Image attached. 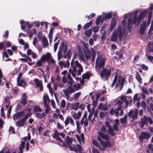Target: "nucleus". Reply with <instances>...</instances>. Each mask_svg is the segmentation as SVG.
I'll use <instances>...</instances> for the list:
<instances>
[{
	"instance_id": "nucleus-56",
	"label": "nucleus",
	"mask_w": 153,
	"mask_h": 153,
	"mask_svg": "<svg viewBox=\"0 0 153 153\" xmlns=\"http://www.w3.org/2000/svg\"><path fill=\"white\" fill-rule=\"evenodd\" d=\"M80 94L81 93L80 92H79L74 94V97L75 100H76L78 99Z\"/></svg>"
},
{
	"instance_id": "nucleus-61",
	"label": "nucleus",
	"mask_w": 153,
	"mask_h": 153,
	"mask_svg": "<svg viewBox=\"0 0 153 153\" xmlns=\"http://www.w3.org/2000/svg\"><path fill=\"white\" fill-rule=\"evenodd\" d=\"M113 130H114L115 131H118L119 130V127L117 125L113 124Z\"/></svg>"
},
{
	"instance_id": "nucleus-3",
	"label": "nucleus",
	"mask_w": 153,
	"mask_h": 153,
	"mask_svg": "<svg viewBox=\"0 0 153 153\" xmlns=\"http://www.w3.org/2000/svg\"><path fill=\"white\" fill-rule=\"evenodd\" d=\"M111 74V71L106 68L102 69L100 74V76L104 81L107 80Z\"/></svg>"
},
{
	"instance_id": "nucleus-46",
	"label": "nucleus",
	"mask_w": 153,
	"mask_h": 153,
	"mask_svg": "<svg viewBox=\"0 0 153 153\" xmlns=\"http://www.w3.org/2000/svg\"><path fill=\"white\" fill-rule=\"evenodd\" d=\"M41 59V60H38L36 63V66L34 67H36V66H42L43 65Z\"/></svg>"
},
{
	"instance_id": "nucleus-17",
	"label": "nucleus",
	"mask_w": 153,
	"mask_h": 153,
	"mask_svg": "<svg viewBox=\"0 0 153 153\" xmlns=\"http://www.w3.org/2000/svg\"><path fill=\"white\" fill-rule=\"evenodd\" d=\"M34 81L36 84V86L37 87H39L40 91H43V86L42 81H39L38 79H34Z\"/></svg>"
},
{
	"instance_id": "nucleus-34",
	"label": "nucleus",
	"mask_w": 153,
	"mask_h": 153,
	"mask_svg": "<svg viewBox=\"0 0 153 153\" xmlns=\"http://www.w3.org/2000/svg\"><path fill=\"white\" fill-rule=\"evenodd\" d=\"M116 54L119 56L120 58H122L123 55V51L122 50L120 49L118 51H117L116 52Z\"/></svg>"
},
{
	"instance_id": "nucleus-59",
	"label": "nucleus",
	"mask_w": 153,
	"mask_h": 153,
	"mask_svg": "<svg viewBox=\"0 0 153 153\" xmlns=\"http://www.w3.org/2000/svg\"><path fill=\"white\" fill-rule=\"evenodd\" d=\"M45 106L46 107L45 108V113L46 114H48L49 112L50 108L49 107V105H45Z\"/></svg>"
},
{
	"instance_id": "nucleus-25",
	"label": "nucleus",
	"mask_w": 153,
	"mask_h": 153,
	"mask_svg": "<svg viewBox=\"0 0 153 153\" xmlns=\"http://www.w3.org/2000/svg\"><path fill=\"white\" fill-rule=\"evenodd\" d=\"M73 70L72 71L71 69V68H70L69 71L70 73L71 74L72 76L75 78L77 80H78V77H76V73L77 71V70L76 69V68H75V67H74V68H73Z\"/></svg>"
},
{
	"instance_id": "nucleus-36",
	"label": "nucleus",
	"mask_w": 153,
	"mask_h": 153,
	"mask_svg": "<svg viewBox=\"0 0 153 153\" xmlns=\"http://www.w3.org/2000/svg\"><path fill=\"white\" fill-rule=\"evenodd\" d=\"M59 133L58 131L56 130L54 131L53 133L51 134V136L54 139H55L59 137Z\"/></svg>"
},
{
	"instance_id": "nucleus-47",
	"label": "nucleus",
	"mask_w": 153,
	"mask_h": 153,
	"mask_svg": "<svg viewBox=\"0 0 153 153\" xmlns=\"http://www.w3.org/2000/svg\"><path fill=\"white\" fill-rule=\"evenodd\" d=\"M67 89L71 94L74 92L76 91L70 85L68 86V89Z\"/></svg>"
},
{
	"instance_id": "nucleus-32",
	"label": "nucleus",
	"mask_w": 153,
	"mask_h": 153,
	"mask_svg": "<svg viewBox=\"0 0 153 153\" xmlns=\"http://www.w3.org/2000/svg\"><path fill=\"white\" fill-rule=\"evenodd\" d=\"M42 43L43 45L45 48H46L48 45V40L45 36H43L42 37Z\"/></svg>"
},
{
	"instance_id": "nucleus-57",
	"label": "nucleus",
	"mask_w": 153,
	"mask_h": 153,
	"mask_svg": "<svg viewBox=\"0 0 153 153\" xmlns=\"http://www.w3.org/2000/svg\"><path fill=\"white\" fill-rule=\"evenodd\" d=\"M86 107V105L84 103H82L80 105H79V108L82 110H84Z\"/></svg>"
},
{
	"instance_id": "nucleus-44",
	"label": "nucleus",
	"mask_w": 153,
	"mask_h": 153,
	"mask_svg": "<svg viewBox=\"0 0 153 153\" xmlns=\"http://www.w3.org/2000/svg\"><path fill=\"white\" fill-rule=\"evenodd\" d=\"M118 78V76L117 74H116L114 78V79L113 82L111 84V87H114V85L116 83V82H117V80Z\"/></svg>"
},
{
	"instance_id": "nucleus-9",
	"label": "nucleus",
	"mask_w": 153,
	"mask_h": 153,
	"mask_svg": "<svg viewBox=\"0 0 153 153\" xmlns=\"http://www.w3.org/2000/svg\"><path fill=\"white\" fill-rule=\"evenodd\" d=\"M105 126H106L108 129V133L111 136H114L115 135V132L112 128V126L110 124L109 122L106 121L105 122Z\"/></svg>"
},
{
	"instance_id": "nucleus-2",
	"label": "nucleus",
	"mask_w": 153,
	"mask_h": 153,
	"mask_svg": "<svg viewBox=\"0 0 153 153\" xmlns=\"http://www.w3.org/2000/svg\"><path fill=\"white\" fill-rule=\"evenodd\" d=\"M67 45L66 44H65L64 42L62 41L61 43L58 52V59L59 61L61 59L62 50H63V53H65L67 50Z\"/></svg>"
},
{
	"instance_id": "nucleus-39",
	"label": "nucleus",
	"mask_w": 153,
	"mask_h": 153,
	"mask_svg": "<svg viewBox=\"0 0 153 153\" xmlns=\"http://www.w3.org/2000/svg\"><path fill=\"white\" fill-rule=\"evenodd\" d=\"M36 114L37 117L39 119L43 118L45 116V114L44 112H42V114L36 113Z\"/></svg>"
},
{
	"instance_id": "nucleus-15",
	"label": "nucleus",
	"mask_w": 153,
	"mask_h": 153,
	"mask_svg": "<svg viewBox=\"0 0 153 153\" xmlns=\"http://www.w3.org/2000/svg\"><path fill=\"white\" fill-rule=\"evenodd\" d=\"M79 102L71 104L68 103L66 108H69L70 109H73L76 110L79 107Z\"/></svg>"
},
{
	"instance_id": "nucleus-62",
	"label": "nucleus",
	"mask_w": 153,
	"mask_h": 153,
	"mask_svg": "<svg viewBox=\"0 0 153 153\" xmlns=\"http://www.w3.org/2000/svg\"><path fill=\"white\" fill-rule=\"evenodd\" d=\"M66 102L64 100H63L61 101V106L62 108H64L65 106Z\"/></svg>"
},
{
	"instance_id": "nucleus-63",
	"label": "nucleus",
	"mask_w": 153,
	"mask_h": 153,
	"mask_svg": "<svg viewBox=\"0 0 153 153\" xmlns=\"http://www.w3.org/2000/svg\"><path fill=\"white\" fill-rule=\"evenodd\" d=\"M66 55L68 59H69L71 56V51L70 49L68 51Z\"/></svg>"
},
{
	"instance_id": "nucleus-45",
	"label": "nucleus",
	"mask_w": 153,
	"mask_h": 153,
	"mask_svg": "<svg viewBox=\"0 0 153 153\" xmlns=\"http://www.w3.org/2000/svg\"><path fill=\"white\" fill-rule=\"evenodd\" d=\"M67 82L68 84L70 85H72L73 84L74 81L72 78L67 79Z\"/></svg>"
},
{
	"instance_id": "nucleus-60",
	"label": "nucleus",
	"mask_w": 153,
	"mask_h": 153,
	"mask_svg": "<svg viewBox=\"0 0 153 153\" xmlns=\"http://www.w3.org/2000/svg\"><path fill=\"white\" fill-rule=\"evenodd\" d=\"M59 41H58L55 43L54 45V52H55L57 50V47H58V44H59Z\"/></svg>"
},
{
	"instance_id": "nucleus-21",
	"label": "nucleus",
	"mask_w": 153,
	"mask_h": 153,
	"mask_svg": "<svg viewBox=\"0 0 153 153\" xmlns=\"http://www.w3.org/2000/svg\"><path fill=\"white\" fill-rule=\"evenodd\" d=\"M71 67L74 68L75 67L76 68H79L82 67L81 65L79 63L78 60H76L75 62L74 61V59H73L71 62Z\"/></svg>"
},
{
	"instance_id": "nucleus-52",
	"label": "nucleus",
	"mask_w": 153,
	"mask_h": 153,
	"mask_svg": "<svg viewBox=\"0 0 153 153\" xmlns=\"http://www.w3.org/2000/svg\"><path fill=\"white\" fill-rule=\"evenodd\" d=\"M141 107L143 109L146 110V104L144 101H142L141 102Z\"/></svg>"
},
{
	"instance_id": "nucleus-54",
	"label": "nucleus",
	"mask_w": 153,
	"mask_h": 153,
	"mask_svg": "<svg viewBox=\"0 0 153 153\" xmlns=\"http://www.w3.org/2000/svg\"><path fill=\"white\" fill-rule=\"evenodd\" d=\"M63 92L65 95L67 97L69 96V94H71L69 91L67 89L64 90H63Z\"/></svg>"
},
{
	"instance_id": "nucleus-10",
	"label": "nucleus",
	"mask_w": 153,
	"mask_h": 153,
	"mask_svg": "<svg viewBox=\"0 0 153 153\" xmlns=\"http://www.w3.org/2000/svg\"><path fill=\"white\" fill-rule=\"evenodd\" d=\"M105 126H106L108 129V133L111 136H114L115 135V132L112 128V126L110 124L109 122L106 121L105 122Z\"/></svg>"
},
{
	"instance_id": "nucleus-4",
	"label": "nucleus",
	"mask_w": 153,
	"mask_h": 153,
	"mask_svg": "<svg viewBox=\"0 0 153 153\" xmlns=\"http://www.w3.org/2000/svg\"><path fill=\"white\" fill-rule=\"evenodd\" d=\"M138 114V109L135 108L134 110L131 109L128 113V116L129 119H132V121L133 122L137 119Z\"/></svg>"
},
{
	"instance_id": "nucleus-37",
	"label": "nucleus",
	"mask_w": 153,
	"mask_h": 153,
	"mask_svg": "<svg viewBox=\"0 0 153 153\" xmlns=\"http://www.w3.org/2000/svg\"><path fill=\"white\" fill-rule=\"evenodd\" d=\"M93 20H91L88 23H86L84 26L83 28L85 30H86L92 24Z\"/></svg>"
},
{
	"instance_id": "nucleus-28",
	"label": "nucleus",
	"mask_w": 153,
	"mask_h": 153,
	"mask_svg": "<svg viewBox=\"0 0 153 153\" xmlns=\"http://www.w3.org/2000/svg\"><path fill=\"white\" fill-rule=\"evenodd\" d=\"M117 34H118V37L120 41L122 40L123 36V31H122L121 27L119 26L117 29Z\"/></svg>"
},
{
	"instance_id": "nucleus-8",
	"label": "nucleus",
	"mask_w": 153,
	"mask_h": 153,
	"mask_svg": "<svg viewBox=\"0 0 153 153\" xmlns=\"http://www.w3.org/2000/svg\"><path fill=\"white\" fill-rule=\"evenodd\" d=\"M125 81V79L124 77L122 78L121 80L120 79H119L115 85V88L119 87V91L121 90L123 87Z\"/></svg>"
},
{
	"instance_id": "nucleus-55",
	"label": "nucleus",
	"mask_w": 153,
	"mask_h": 153,
	"mask_svg": "<svg viewBox=\"0 0 153 153\" xmlns=\"http://www.w3.org/2000/svg\"><path fill=\"white\" fill-rule=\"evenodd\" d=\"M101 19V16H98L96 19V24L97 25H99L100 22V19Z\"/></svg>"
},
{
	"instance_id": "nucleus-27",
	"label": "nucleus",
	"mask_w": 153,
	"mask_h": 153,
	"mask_svg": "<svg viewBox=\"0 0 153 153\" xmlns=\"http://www.w3.org/2000/svg\"><path fill=\"white\" fill-rule=\"evenodd\" d=\"M17 81L18 86H22L23 87L26 86V82L24 79H20Z\"/></svg>"
},
{
	"instance_id": "nucleus-33",
	"label": "nucleus",
	"mask_w": 153,
	"mask_h": 153,
	"mask_svg": "<svg viewBox=\"0 0 153 153\" xmlns=\"http://www.w3.org/2000/svg\"><path fill=\"white\" fill-rule=\"evenodd\" d=\"M135 78L141 84L142 82V79L139 73L137 72L136 73Z\"/></svg>"
},
{
	"instance_id": "nucleus-40",
	"label": "nucleus",
	"mask_w": 153,
	"mask_h": 153,
	"mask_svg": "<svg viewBox=\"0 0 153 153\" xmlns=\"http://www.w3.org/2000/svg\"><path fill=\"white\" fill-rule=\"evenodd\" d=\"M92 30L91 28L89 29L86 30L85 33V35L89 37L92 33Z\"/></svg>"
},
{
	"instance_id": "nucleus-38",
	"label": "nucleus",
	"mask_w": 153,
	"mask_h": 153,
	"mask_svg": "<svg viewBox=\"0 0 153 153\" xmlns=\"http://www.w3.org/2000/svg\"><path fill=\"white\" fill-rule=\"evenodd\" d=\"M104 19H108V20L109 19H111L112 17V14L111 13H109L104 14Z\"/></svg>"
},
{
	"instance_id": "nucleus-23",
	"label": "nucleus",
	"mask_w": 153,
	"mask_h": 153,
	"mask_svg": "<svg viewBox=\"0 0 153 153\" xmlns=\"http://www.w3.org/2000/svg\"><path fill=\"white\" fill-rule=\"evenodd\" d=\"M43 103L45 107V105H49V103L50 102V100L49 99L48 96L46 94V95H44L43 97Z\"/></svg>"
},
{
	"instance_id": "nucleus-14",
	"label": "nucleus",
	"mask_w": 153,
	"mask_h": 153,
	"mask_svg": "<svg viewBox=\"0 0 153 153\" xmlns=\"http://www.w3.org/2000/svg\"><path fill=\"white\" fill-rule=\"evenodd\" d=\"M25 114L24 111L17 112L13 116L14 120L18 119V118H21L24 117Z\"/></svg>"
},
{
	"instance_id": "nucleus-35",
	"label": "nucleus",
	"mask_w": 153,
	"mask_h": 153,
	"mask_svg": "<svg viewBox=\"0 0 153 153\" xmlns=\"http://www.w3.org/2000/svg\"><path fill=\"white\" fill-rule=\"evenodd\" d=\"M82 77L83 79H89L90 78L89 72L88 71L83 74L82 75Z\"/></svg>"
},
{
	"instance_id": "nucleus-13",
	"label": "nucleus",
	"mask_w": 153,
	"mask_h": 153,
	"mask_svg": "<svg viewBox=\"0 0 153 153\" xmlns=\"http://www.w3.org/2000/svg\"><path fill=\"white\" fill-rule=\"evenodd\" d=\"M73 146H70L69 150L71 151H74L77 153L78 152H80L82 150V147L79 145L75 144L73 145Z\"/></svg>"
},
{
	"instance_id": "nucleus-5",
	"label": "nucleus",
	"mask_w": 153,
	"mask_h": 153,
	"mask_svg": "<svg viewBox=\"0 0 153 153\" xmlns=\"http://www.w3.org/2000/svg\"><path fill=\"white\" fill-rule=\"evenodd\" d=\"M137 14H135L133 17L132 19L129 18L128 21V30H130L132 27L133 25H135L137 23Z\"/></svg>"
},
{
	"instance_id": "nucleus-7",
	"label": "nucleus",
	"mask_w": 153,
	"mask_h": 153,
	"mask_svg": "<svg viewBox=\"0 0 153 153\" xmlns=\"http://www.w3.org/2000/svg\"><path fill=\"white\" fill-rule=\"evenodd\" d=\"M105 60L104 58L100 59L99 63L98 60L97 59V58L95 62V65L96 66L97 65H98V68L99 70H100L102 68H105Z\"/></svg>"
},
{
	"instance_id": "nucleus-41",
	"label": "nucleus",
	"mask_w": 153,
	"mask_h": 153,
	"mask_svg": "<svg viewBox=\"0 0 153 153\" xmlns=\"http://www.w3.org/2000/svg\"><path fill=\"white\" fill-rule=\"evenodd\" d=\"M33 110L34 112L36 111L41 112L42 111V110L41 109L40 107L37 105L35 106L34 107Z\"/></svg>"
},
{
	"instance_id": "nucleus-42",
	"label": "nucleus",
	"mask_w": 153,
	"mask_h": 153,
	"mask_svg": "<svg viewBox=\"0 0 153 153\" xmlns=\"http://www.w3.org/2000/svg\"><path fill=\"white\" fill-rule=\"evenodd\" d=\"M91 54L92 57L91 58V61L92 62H94V61L96 56V53L95 51L94 50L91 51Z\"/></svg>"
},
{
	"instance_id": "nucleus-11",
	"label": "nucleus",
	"mask_w": 153,
	"mask_h": 153,
	"mask_svg": "<svg viewBox=\"0 0 153 153\" xmlns=\"http://www.w3.org/2000/svg\"><path fill=\"white\" fill-rule=\"evenodd\" d=\"M65 142L66 143L64 142L62 143V146L66 147H68L69 149L70 148V146H71V144L73 142L72 138L68 136H67L65 139Z\"/></svg>"
},
{
	"instance_id": "nucleus-30",
	"label": "nucleus",
	"mask_w": 153,
	"mask_h": 153,
	"mask_svg": "<svg viewBox=\"0 0 153 153\" xmlns=\"http://www.w3.org/2000/svg\"><path fill=\"white\" fill-rule=\"evenodd\" d=\"M116 25V19L115 18H113L112 19V21L111 23L109 30L111 31L114 28Z\"/></svg>"
},
{
	"instance_id": "nucleus-12",
	"label": "nucleus",
	"mask_w": 153,
	"mask_h": 153,
	"mask_svg": "<svg viewBox=\"0 0 153 153\" xmlns=\"http://www.w3.org/2000/svg\"><path fill=\"white\" fill-rule=\"evenodd\" d=\"M147 13V11L146 10H144L139 14L137 18V23H136L137 26L139 25L142 20L143 19L144 17L145 16Z\"/></svg>"
},
{
	"instance_id": "nucleus-58",
	"label": "nucleus",
	"mask_w": 153,
	"mask_h": 153,
	"mask_svg": "<svg viewBox=\"0 0 153 153\" xmlns=\"http://www.w3.org/2000/svg\"><path fill=\"white\" fill-rule=\"evenodd\" d=\"M100 130L102 132L105 133L106 132H108V131L106 129L105 126H103L100 128Z\"/></svg>"
},
{
	"instance_id": "nucleus-29",
	"label": "nucleus",
	"mask_w": 153,
	"mask_h": 153,
	"mask_svg": "<svg viewBox=\"0 0 153 153\" xmlns=\"http://www.w3.org/2000/svg\"><path fill=\"white\" fill-rule=\"evenodd\" d=\"M27 97L25 93L23 94L21 100V103L23 105H25L27 103Z\"/></svg>"
},
{
	"instance_id": "nucleus-22",
	"label": "nucleus",
	"mask_w": 153,
	"mask_h": 153,
	"mask_svg": "<svg viewBox=\"0 0 153 153\" xmlns=\"http://www.w3.org/2000/svg\"><path fill=\"white\" fill-rule=\"evenodd\" d=\"M25 122V118H23L17 121L16 124L17 126L22 127L23 126Z\"/></svg>"
},
{
	"instance_id": "nucleus-16",
	"label": "nucleus",
	"mask_w": 153,
	"mask_h": 153,
	"mask_svg": "<svg viewBox=\"0 0 153 153\" xmlns=\"http://www.w3.org/2000/svg\"><path fill=\"white\" fill-rule=\"evenodd\" d=\"M140 124V127L142 128H143L145 125L147 126L148 124L147 116L146 115H144L143 117L141 118Z\"/></svg>"
},
{
	"instance_id": "nucleus-64",
	"label": "nucleus",
	"mask_w": 153,
	"mask_h": 153,
	"mask_svg": "<svg viewBox=\"0 0 153 153\" xmlns=\"http://www.w3.org/2000/svg\"><path fill=\"white\" fill-rule=\"evenodd\" d=\"M19 88L17 87H16L15 88L13 89V94L17 95L18 94L17 91Z\"/></svg>"
},
{
	"instance_id": "nucleus-1",
	"label": "nucleus",
	"mask_w": 153,
	"mask_h": 153,
	"mask_svg": "<svg viewBox=\"0 0 153 153\" xmlns=\"http://www.w3.org/2000/svg\"><path fill=\"white\" fill-rule=\"evenodd\" d=\"M97 140L103 147H111L112 146L111 142L109 140V135L104 134L101 131L97 133Z\"/></svg>"
},
{
	"instance_id": "nucleus-19",
	"label": "nucleus",
	"mask_w": 153,
	"mask_h": 153,
	"mask_svg": "<svg viewBox=\"0 0 153 153\" xmlns=\"http://www.w3.org/2000/svg\"><path fill=\"white\" fill-rule=\"evenodd\" d=\"M83 52L86 59L88 60L90 57L91 54L90 50L88 47H85Z\"/></svg>"
},
{
	"instance_id": "nucleus-20",
	"label": "nucleus",
	"mask_w": 153,
	"mask_h": 153,
	"mask_svg": "<svg viewBox=\"0 0 153 153\" xmlns=\"http://www.w3.org/2000/svg\"><path fill=\"white\" fill-rule=\"evenodd\" d=\"M146 24V21H143L140 25V32L141 35L143 34L145 32Z\"/></svg>"
},
{
	"instance_id": "nucleus-31",
	"label": "nucleus",
	"mask_w": 153,
	"mask_h": 153,
	"mask_svg": "<svg viewBox=\"0 0 153 153\" xmlns=\"http://www.w3.org/2000/svg\"><path fill=\"white\" fill-rule=\"evenodd\" d=\"M117 39V32L114 31L111 37V41L112 42H116Z\"/></svg>"
},
{
	"instance_id": "nucleus-43",
	"label": "nucleus",
	"mask_w": 153,
	"mask_h": 153,
	"mask_svg": "<svg viewBox=\"0 0 153 153\" xmlns=\"http://www.w3.org/2000/svg\"><path fill=\"white\" fill-rule=\"evenodd\" d=\"M138 94H135L133 97V100L134 102H135L136 101H139L140 100V97H138Z\"/></svg>"
},
{
	"instance_id": "nucleus-49",
	"label": "nucleus",
	"mask_w": 153,
	"mask_h": 153,
	"mask_svg": "<svg viewBox=\"0 0 153 153\" xmlns=\"http://www.w3.org/2000/svg\"><path fill=\"white\" fill-rule=\"evenodd\" d=\"M70 118V117L69 116H68L66 117L64 121L65 126H67L69 124Z\"/></svg>"
},
{
	"instance_id": "nucleus-50",
	"label": "nucleus",
	"mask_w": 153,
	"mask_h": 153,
	"mask_svg": "<svg viewBox=\"0 0 153 153\" xmlns=\"http://www.w3.org/2000/svg\"><path fill=\"white\" fill-rule=\"evenodd\" d=\"M77 70V75L78 76L81 75V72H82L83 71V69L82 67H81L80 68H78Z\"/></svg>"
},
{
	"instance_id": "nucleus-6",
	"label": "nucleus",
	"mask_w": 153,
	"mask_h": 153,
	"mask_svg": "<svg viewBox=\"0 0 153 153\" xmlns=\"http://www.w3.org/2000/svg\"><path fill=\"white\" fill-rule=\"evenodd\" d=\"M151 137V134L149 132L145 131H142L140 132V135L138 138L140 141L142 143L143 141V139L148 140Z\"/></svg>"
},
{
	"instance_id": "nucleus-18",
	"label": "nucleus",
	"mask_w": 153,
	"mask_h": 153,
	"mask_svg": "<svg viewBox=\"0 0 153 153\" xmlns=\"http://www.w3.org/2000/svg\"><path fill=\"white\" fill-rule=\"evenodd\" d=\"M51 56V54L50 53L47 52L46 54H43L41 57V59L43 62L48 61Z\"/></svg>"
},
{
	"instance_id": "nucleus-53",
	"label": "nucleus",
	"mask_w": 153,
	"mask_h": 153,
	"mask_svg": "<svg viewBox=\"0 0 153 153\" xmlns=\"http://www.w3.org/2000/svg\"><path fill=\"white\" fill-rule=\"evenodd\" d=\"M56 127L58 129H63L64 128V126L58 122L57 123Z\"/></svg>"
},
{
	"instance_id": "nucleus-24",
	"label": "nucleus",
	"mask_w": 153,
	"mask_h": 153,
	"mask_svg": "<svg viewBox=\"0 0 153 153\" xmlns=\"http://www.w3.org/2000/svg\"><path fill=\"white\" fill-rule=\"evenodd\" d=\"M25 30L26 32H27V34H29V37L30 38H31L33 37V33L36 34L37 32V30L35 28L33 29L32 30H30V29H28Z\"/></svg>"
},
{
	"instance_id": "nucleus-26",
	"label": "nucleus",
	"mask_w": 153,
	"mask_h": 153,
	"mask_svg": "<svg viewBox=\"0 0 153 153\" xmlns=\"http://www.w3.org/2000/svg\"><path fill=\"white\" fill-rule=\"evenodd\" d=\"M128 115L126 114L123 117L120 119V123L123 124V126H125L126 125L127 121Z\"/></svg>"
},
{
	"instance_id": "nucleus-48",
	"label": "nucleus",
	"mask_w": 153,
	"mask_h": 153,
	"mask_svg": "<svg viewBox=\"0 0 153 153\" xmlns=\"http://www.w3.org/2000/svg\"><path fill=\"white\" fill-rule=\"evenodd\" d=\"M25 141H22L21 142V144L20 145L19 150H23V149L24 148L25 146Z\"/></svg>"
},
{
	"instance_id": "nucleus-51",
	"label": "nucleus",
	"mask_w": 153,
	"mask_h": 153,
	"mask_svg": "<svg viewBox=\"0 0 153 153\" xmlns=\"http://www.w3.org/2000/svg\"><path fill=\"white\" fill-rule=\"evenodd\" d=\"M51 132V131L49 130H47L44 133L43 136H46L48 137H50V133Z\"/></svg>"
}]
</instances>
